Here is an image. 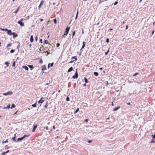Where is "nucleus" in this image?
I'll return each instance as SVG.
<instances>
[{
	"mask_svg": "<svg viewBox=\"0 0 155 155\" xmlns=\"http://www.w3.org/2000/svg\"><path fill=\"white\" fill-rule=\"evenodd\" d=\"M70 29V27H68L66 28L65 32L64 33V35L66 36L68 35Z\"/></svg>",
	"mask_w": 155,
	"mask_h": 155,
	"instance_id": "nucleus-1",
	"label": "nucleus"
},
{
	"mask_svg": "<svg viewBox=\"0 0 155 155\" xmlns=\"http://www.w3.org/2000/svg\"><path fill=\"white\" fill-rule=\"evenodd\" d=\"M13 94V92L11 91H9L6 93H4L3 95L4 96H7L9 95H11Z\"/></svg>",
	"mask_w": 155,
	"mask_h": 155,
	"instance_id": "nucleus-2",
	"label": "nucleus"
},
{
	"mask_svg": "<svg viewBox=\"0 0 155 155\" xmlns=\"http://www.w3.org/2000/svg\"><path fill=\"white\" fill-rule=\"evenodd\" d=\"M8 34L10 36H11L12 35L13 32H12L11 30L8 29L7 31Z\"/></svg>",
	"mask_w": 155,
	"mask_h": 155,
	"instance_id": "nucleus-3",
	"label": "nucleus"
},
{
	"mask_svg": "<svg viewBox=\"0 0 155 155\" xmlns=\"http://www.w3.org/2000/svg\"><path fill=\"white\" fill-rule=\"evenodd\" d=\"M44 2V1L43 0H42L41 1L40 3L38 6V9H40L41 8L42 5L43 4Z\"/></svg>",
	"mask_w": 155,
	"mask_h": 155,
	"instance_id": "nucleus-4",
	"label": "nucleus"
},
{
	"mask_svg": "<svg viewBox=\"0 0 155 155\" xmlns=\"http://www.w3.org/2000/svg\"><path fill=\"white\" fill-rule=\"evenodd\" d=\"M78 78V74L75 73L74 75L72 77V78L75 79H77Z\"/></svg>",
	"mask_w": 155,
	"mask_h": 155,
	"instance_id": "nucleus-5",
	"label": "nucleus"
},
{
	"mask_svg": "<svg viewBox=\"0 0 155 155\" xmlns=\"http://www.w3.org/2000/svg\"><path fill=\"white\" fill-rule=\"evenodd\" d=\"M44 98L43 97H41L40 99L38 101V103L39 104L41 103V104H42L44 101V100H42V99H43Z\"/></svg>",
	"mask_w": 155,
	"mask_h": 155,
	"instance_id": "nucleus-6",
	"label": "nucleus"
},
{
	"mask_svg": "<svg viewBox=\"0 0 155 155\" xmlns=\"http://www.w3.org/2000/svg\"><path fill=\"white\" fill-rule=\"evenodd\" d=\"M37 127H38V125L37 124L34 125L33 126V129L32 130V132H34L35 131L36 128Z\"/></svg>",
	"mask_w": 155,
	"mask_h": 155,
	"instance_id": "nucleus-7",
	"label": "nucleus"
},
{
	"mask_svg": "<svg viewBox=\"0 0 155 155\" xmlns=\"http://www.w3.org/2000/svg\"><path fill=\"white\" fill-rule=\"evenodd\" d=\"M54 65V62H52L51 63H49L48 66V69L50 67H53Z\"/></svg>",
	"mask_w": 155,
	"mask_h": 155,
	"instance_id": "nucleus-8",
	"label": "nucleus"
},
{
	"mask_svg": "<svg viewBox=\"0 0 155 155\" xmlns=\"http://www.w3.org/2000/svg\"><path fill=\"white\" fill-rule=\"evenodd\" d=\"M18 23L20 25V26L21 27L24 26L25 25L24 23L23 22H22L18 21Z\"/></svg>",
	"mask_w": 155,
	"mask_h": 155,
	"instance_id": "nucleus-9",
	"label": "nucleus"
},
{
	"mask_svg": "<svg viewBox=\"0 0 155 155\" xmlns=\"http://www.w3.org/2000/svg\"><path fill=\"white\" fill-rule=\"evenodd\" d=\"M41 69L43 71L45 70H46V65H44L42 66L41 67Z\"/></svg>",
	"mask_w": 155,
	"mask_h": 155,
	"instance_id": "nucleus-10",
	"label": "nucleus"
},
{
	"mask_svg": "<svg viewBox=\"0 0 155 155\" xmlns=\"http://www.w3.org/2000/svg\"><path fill=\"white\" fill-rule=\"evenodd\" d=\"M73 68L72 67H71L68 70L67 72H68V73L70 72H71L73 70Z\"/></svg>",
	"mask_w": 155,
	"mask_h": 155,
	"instance_id": "nucleus-11",
	"label": "nucleus"
},
{
	"mask_svg": "<svg viewBox=\"0 0 155 155\" xmlns=\"http://www.w3.org/2000/svg\"><path fill=\"white\" fill-rule=\"evenodd\" d=\"M30 40V42L31 43L33 42L34 39H33V36L32 35H31V36Z\"/></svg>",
	"mask_w": 155,
	"mask_h": 155,
	"instance_id": "nucleus-12",
	"label": "nucleus"
},
{
	"mask_svg": "<svg viewBox=\"0 0 155 155\" xmlns=\"http://www.w3.org/2000/svg\"><path fill=\"white\" fill-rule=\"evenodd\" d=\"M82 46L81 50H82L85 47L86 43L84 41H83L82 42Z\"/></svg>",
	"mask_w": 155,
	"mask_h": 155,
	"instance_id": "nucleus-13",
	"label": "nucleus"
},
{
	"mask_svg": "<svg viewBox=\"0 0 155 155\" xmlns=\"http://www.w3.org/2000/svg\"><path fill=\"white\" fill-rule=\"evenodd\" d=\"M16 134H15V136L12 139V140H13L14 142H17V140H16Z\"/></svg>",
	"mask_w": 155,
	"mask_h": 155,
	"instance_id": "nucleus-14",
	"label": "nucleus"
},
{
	"mask_svg": "<svg viewBox=\"0 0 155 155\" xmlns=\"http://www.w3.org/2000/svg\"><path fill=\"white\" fill-rule=\"evenodd\" d=\"M23 68L25 69L26 71H28L29 69L26 66L23 65L22 67Z\"/></svg>",
	"mask_w": 155,
	"mask_h": 155,
	"instance_id": "nucleus-15",
	"label": "nucleus"
},
{
	"mask_svg": "<svg viewBox=\"0 0 155 155\" xmlns=\"http://www.w3.org/2000/svg\"><path fill=\"white\" fill-rule=\"evenodd\" d=\"M120 106H118V107L114 108L113 110V111H117V110H118V109H119L120 108Z\"/></svg>",
	"mask_w": 155,
	"mask_h": 155,
	"instance_id": "nucleus-16",
	"label": "nucleus"
},
{
	"mask_svg": "<svg viewBox=\"0 0 155 155\" xmlns=\"http://www.w3.org/2000/svg\"><path fill=\"white\" fill-rule=\"evenodd\" d=\"M12 35H13V38H15L18 37V35L17 34L15 33V32H13Z\"/></svg>",
	"mask_w": 155,
	"mask_h": 155,
	"instance_id": "nucleus-17",
	"label": "nucleus"
},
{
	"mask_svg": "<svg viewBox=\"0 0 155 155\" xmlns=\"http://www.w3.org/2000/svg\"><path fill=\"white\" fill-rule=\"evenodd\" d=\"M28 66L30 68L31 70H32L34 68L33 65H28Z\"/></svg>",
	"mask_w": 155,
	"mask_h": 155,
	"instance_id": "nucleus-18",
	"label": "nucleus"
},
{
	"mask_svg": "<svg viewBox=\"0 0 155 155\" xmlns=\"http://www.w3.org/2000/svg\"><path fill=\"white\" fill-rule=\"evenodd\" d=\"M10 104H9L6 107H4L3 108V109H9L10 108Z\"/></svg>",
	"mask_w": 155,
	"mask_h": 155,
	"instance_id": "nucleus-19",
	"label": "nucleus"
},
{
	"mask_svg": "<svg viewBox=\"0 0 155 155\" xmlns=\"http://www.w3.org/2000/svg\"><path fill=\"white\" fill-rule=\"evenodd\" d=\"M9 64V63L8 61H6V62H5V64L6 65H7V66L5 67V68H6V67H8Z\"/></svg>",
	"mask_w": 155,
	"mask_h": 155,
	"instance_id": "nucleus-20",
	"label": "nucleus"
},
{
	"mask_svg": "<svg viewBox=\"0 0 155 155\" xmlns=\"http://www.w3.org/2000/svg\"><path fill=\"white\" fill-rule=\"evenodd\" d=\"M30 136L29 135H27L26 134L24 135L22 137V139H24L26 137H28Z\"/></svg>",
	"mask_w": 155,
	"mask_h": 155,
	"instance_id": "nucleus-21",
	"label": "nucleus"
},
{
	"mask_svg": "<svg viewBox=\"0 0 155 155\" xmlns=\"http://www.w3.org/2000/svg\"><path fill=\"white\" fill-rule=\"evenodd\" d=\"M10 152V151L9 150H7L6 151V152H3V153H2V155H5L6 153H9V152Z\"/></svg>",
	"mask_w": 155,
	"mask_h": 155,
	"instance_id": "nucleus-22",
	"label": "nucleus"
},
{
	"mask_svg": "<svg viewBox=\"0 0 155 155\" xmlns=\"http://www.w3.org/2000/svg\"><path fill=\"white\" fill-rule=\"evenodd\" d=\"M94 75L96 77H97L99 75V74L98 72H94Z\"/></svg>",
	"mask_w": 155,
	"mask_h": 155,
	"instance_id": "nucleus-23",
	"label": "nucleus"
},
{
	"mask_svg": "<svg viewBox=\"0 0 155 155\" xmlns=\"http://www.w3.org/2000/svg\"><path fill=\"white\" fill-rule=\"evenodd\" d=\"M76 31L75 30L72 33V38H73V37L75 35V33H76Z\"/></svg>",
	"mask_w": 155,
	"mask_h": 155,
	"instance_id": "nucleus-24",
	"label": "nucleus"
},
{
	"mask_svg": "<svg viewBox=\"0 0 155 155\" xmlns=\"http://www.w3.org/2000/svg\"><path fill=\"white\" fill-rule=\"evenodd\" d=\"M37 102H36L35 103L32 105V106L33 107H35L37 106Z\"/></svg>",
	"mask_w": 155,
	"mask_h": 155,
	"instance_id": "nucleus-25",
	"label": "nucleus"
},
{
	"mask_svg": "<svg viewBox=\"0 0 155 155\" xmlns=\"http://www.w3.org/2000/svg\"><path fill=\"white\" fill-rule=\"evenodd\" d=\"M20 7H18V8H17V9H16V10L15 12V14H16L18 12V11H19V9H20Z\"/></svg>",
	"mask_w": 155,
	"mask_h": 155,
	"instance_id": "nucleus-26",
	"label": "nucleus"
},
{
	"mask_svg": "<svg viewBox=\"0 0 155 155\" xmlns=\"http://www.w3.org/2000/svg\"><path fill=\"white\" fill-rule=\"evenodd\" d=\"M44 45L45 44H49V43L48 42V41L47 40H45L44 41Z\"/></svg>",
	"mask_w": 155,
	"mask_h": 155,
	"instance_id": "nucleus-27",
	"label": "nucleus"
},
{
	"mask_svg": "<svg viewBox=\"0 0 155 155\" xmlns=\"http://www.w3.org/2000/svg\"><path fill=\"white\" fill-rule=\"evenodd\" d=\"M23 140V139H22V137H19V138H18L17 139V142L18 141H21L22 140Z\"/></svg>",
	"mask_w": 155,
	"mask_h": 155,
	"instance_id": "nucleus-28",
	"label": "nucleus"
},
{
	"mask_svg": "<svg viewBox=\"0 0 155 155\" xmlns=\"http://www.w3.org/2000/svg\"><path fill=\"white\" fill-rule=\"evenodd\" d=\"M16 107L15 105L14 104H12L11 106V107H10L11 109H12L13 108H14Z\"/></svg>",
	"mask_w": 155,
	"mask_h": 155,
	"instance_id": "nucleus-29",
	"label": "nucleus"
},
{
	"mask_svg": "<svg viewBox=\"0 0 155 155\" xmlns=\"http://www.w3.org/2000/svg\"><path fill=\"white\" fill-rule=\"evenodd\" d=\"M12 66L13 67L15 68H16V67H15V61H14L13 62V63L12 64Z\"/></svg>",
	"mask_w": 155,
	"mask_h": 155,
	"instance_id": "nucleus-30",
	"label": "nucleus"
},
{
	"mask_svg": "<svg viewBox=\"0 0 155 155\" xmlns=\"http://www.w3.org/2000/svg\"><path fill=\"white\" fill-rule=\"evenodd\" d=\"M78 9L77 12V14H76V17L75 18V20H76L77 19V18L78 17Z\"/></svg>",
	"mask_w": 155,
	"mask_h": 155,
	"instance_id": "nucleus-31",
	"label": "nucleus"
},
{
	"mask_svg": "<svg viewBox=\"0 0 155 155\" xmlns=\"http://www.w3.org/2000/svg\"><path fill=\"white\" fill-rule=\"evenodd\" d=\"M18 45L17 46V49L18 50V51H19V48H20V43L19 42H18Z\"/></svg>",
	"mask_w": 155,
	"mask_h": 155,
	"instance_id": "nucleus-32",
	"label": "nucleus"
},
{
	"mask_svg": "<svg viewBox=\"0 0 155 155\" xmlns=\"http://www.w3.org/2000/svg\"><path fill=\"white\" fill-rule=\"evenodd\" d=\"M84 81L86 83H87L88 82V81L86 77L84 78Z\"/></svg>",
	"mask_w": 155,
	"mask_h": 155,
	"instance_id": "nucleus-33",
	"label": "nucleus"
},
{
	"mask_svg": "<svg viewBox=\"0 0 155 155\" xmlns=\"http://www.w3.org/2000/svg\"><path fill=\"white\" fill-rule=\"evenodd\" d=\"M72 59H75V61H77L78 60V58H77L76 56H73L71 58Z\"/></svg>",
	"mask_w": 155,
	"mask_h": 155,
	"instance_id": "nucleus-34",
	"label": "nucleus"
},
{
	"mask_svg": "<svg viewBox=\"0 0 155 155\" xmlns=\"http://www.w3.org/2000/svg\"><path fill=\"white\" fill-rule=\"evenodd\" d=\"M0 30H1L2 31H7V30H8V29L7 28H1V29H0Z\"/></svg>",
	"mask_w": 155,
	"mask_h": 155,
	"instance_id": "nucleus-35",
	"label": "nucleus"
},
{
	"mask_svg": "<svg viewBox=\"0 0 155 155\" xmlns=\"http://www.w3.org/2000/svg\"><path fill=\"white\" fill-rule=\"evenodd\" d=\"M48 101H47L46 103V104L45 105V106H44V107L46 108H47V107H48Z\"/></svg>",
	"mask_w": 155,
	"mask_h": 155,
	"instance_id": "nucleus-36",
	"label": "nucleus"
},
{
	"mask_svg": "<svg viewBox=\"0 0 155 155\" xmlns=\"http://www.w3.org/2000/svg\"><path fill=\"white\" fill-rule=\"evenodd\" d=\"M66 100L67 101H70V98L68 96L67 97Z\"/></svg>",
	"mask_w": 155,
	"mask_h": 155,
	"instance_id": "nucleus-37",
	"label": "nucleus"
},
{
	"mask_svg": "<svg viewBox=\"0 0 155 155\" xmlns=\"http://www.w3.org/2000/svg\"><path fill=\"white\" fill-rule=\"evenodd\" d=\"M79 108H78L76 110L74 111V114H75L76 113H77L79 111Z\"/></svg>",
	"mask_w": 155,
	"mask_h": 155,
	"instance_id": "nucleus-38",
	"label": "nucleus"
},
{
	"mask_svg": "<svg viewBox=\"0 0 155 155\" xmlns=\"http://www.w3.org/2000/svg\"><path fill=\"white\" fill-rule=\"evenodd\" d=\"M53 22L55 24H56L57 23V21L56 18H54L53 19Z\"/></svg>",
	"mask_w": 155,
	"mask_h": 155,
	"instance_id": "nucleus-39",
	"label": "nucleus"
},
{
	"mask_svg": "<svg viewBox=\"0 0 155 155\" xmlns=\"http://www.w3.org/2000/svg\"><path fill=\"white\" fill-rule=\"evenodd\" d=\"M12 46V44L11 43H9L8 44L7 46V48H8V47H11Z\"/></svg>",
	"mask_w": 155,
	"mask_h": 155,
	"instance_id": "nucleus-40",
	"label": "nucleus"
},
{
	"mask_svg": "<svg viewBox=\"0 0 155 155\" xmlns=\"http://www.w3.org/2000/svg\"><path fill=\"white\" fill-rule=\"evenodd\" d=\"M15 50L14 49H12L10 51V52L11 53H14L15 51Z\"/></svg>",
	"mask_w": 155,
	"mask_h": 155,
	"instance_id": "nucleus-41",
	"label": "nucleus"
},
{
	"mask_svg": "<svg viewBox=\"0 0 155 155\" xmlns=\"http://www.w3.org/2000/svg\"><path fill=\"white\" fill-rule=\"evenodd\" d=\"M8 140H7L5 141H3L2 143H8Z\"/></svg>",
	"mask_w": 155,
	"mask_h": 155,
	"instance_id": "nucleus-42",
	"label": "nucleus"
},
{
	"mask_svg": "<svg viewBox=\"0 0 155 155\" xmlns=\"http://www.w3.org/2000/svg\"><path fill=\"white\" fill-rule=\"evenodd\" d=\"M109 52V49H108V50L106 52H105V55H107Z\"/></svg>",
	"mask_w": 155,
	"mask_h": 155,
	"instance_id": "nucleus-43",
	"label": "nucleus"
},
{
	"mask_svg": "<svg viewBox=\"0 0 155 155\" xmlns=\"http://www.w3.org/2000/svg\"><path fill=\"white\" fill-rule=\"evenodd\" d=\"M151 136L152 137L153 139H154L155 138V134L154 135H152Z\"/></svg>",
	"mask_w": 155,
	"mask_h": 155,
	"instance_id": "nucleus-44",
	"label": "nucleus"
},
{
	"mask_svg": "<svg viewBox=\"0 0 155 155\" xmlns=\"http://www.w3.org/2000/svg\"><path fill=\"white\" fill-rule=\"evenodd\" d=\"M109 39L108 38H107V39H106V42L107 43H108L109 42Z\"/></svg>",
	"mask_w": 155,
	"mask_h": 155,
	"instance_id": "nucleus-45",
	"label": "nucleus"
},
{
	"mask_svg": "<svg viewBox=\"0 0 155 155\" xmlns=\"http://www.w3.org/2000/svg\"><path fill=\"white\" fill-rule=\"evenodd\" d=\"M139 74V73H136L135 74H134L133 75V76L134 77L135 76H136L138 75Z\"/></svg>",
	"mask_w": 155,
	"mask_h": 155,
	"instance_id": "nucleus-46",
	"label": "nucleus"
},
{
	"mask_svg": "<svg viewBox=\"0 0 155 155\" xmlns=\"http://www.w3.org/2000/svg\"><path fill=\"white\" fill-rule=\"evenodd\" d=\"M118 3V2L117 1H116L114 3V5H116Z\"/></svg>",
	"mask_w": 155,
	"mask_h": 155,
	"instance_id": "nucleus-47",
	"label": "nucleus"
},
{
	"mask_svg": "<svg viewBox=\"0 0 155 155\" xmlns=\"http://www.w3.org/2000/svg\"><path fill=\"white\" fill-rule=\"evenodd\" d=\"M92 142V140H88L87 141V142L88 143H91Z\"/></svg>",
	"mask_w": 155,
	"mask_h": 155,
	"instance_id": "nucleus-48",
	"label": "nucleus"
},
{
	"mask_svg": "<svg viewBox=\"0 0 155 155\" xmlns=\"http://www.w3.org/2000/svg\"><path fill=\"white\" fill-rule=\"evenodd\" d=\"M74 60H72L70 61L69 62V63H71L74 62Z\"/></svg>",
	"mask_w": 155,
	"mask_h": 155,
	"instance_id": "nucleus-49",
	"label": "nucleus"
},
{
	"mask_svg": "<svg viewBox=\"0 0 155 155\" xmlns=\"http://www.w3.org/2000/svg\"><path fill=\"white\" fill-rule=\"evenodd\" d=\"M60 45V44L59 43H58L57 44H56V46L57 47H59Z\"/></svg>",
	"mask_w": 155,
	"mask_h": 155,
	"instance_id": "nucleus-50",
	"label": "nucleus"
},
{
	"mask_svg": "<svg viewBox=\"0 0 155 155\" xmlns=\"http://www.w3.org/2000/svg\"><path fill=\"white\" fill-rule=\"evenodd\" d=\"M24 19L23 18H21L20 20H19V21H21V22H22V21H24Z\"/></svg>",
	"mask_w": 155,
	"mask_h": 155,
	"instance_id": "nucleus-51",
	"label": "nucleus"
},
{
	"mask_svg": "<svg viewBox=\"0 0 155 155\" xmlns=\"http://www.w3.org/2000/svg\"><path fill=\"white\" fill-rule=\"evenodd\" d=\"M50 84V81H49V83H47L46 84H44V85H49V84Z\"/></svg>",
	"mask_w": 155,
	"mask_h": 155,
	"instance_id": "nucleus-52",
	"label": "nucleus"
},
{
	"mask_svg": "<svg viewBox=\"0 0 155 155\" xmlns=\"http://www.w3.org/2000/svg\"><path fill=\"white\" fill-rule=\"evenodd\" d=\"M43 48H44V46H41L40 47V50H41V49H42H42Z\"/></svg>",
	"mask_w": 155,
	"mask_h": 155,
	"instance_id": "nucleus-53",
	"label": "nucleus"
},
{
	"mask_svg": "<svg viewBox=\"0 0 155 155\" xmlns=\"http://www.w3.org/2000/svg\"><path fill=\"white\" fill-rule=\"evenodd\" d=\"M88 121V119H87L85 120L84 122H87Z\"/></svg>",
	"mask_w": 155,
	"mask_h": 155,
	"instance_id": "nucleus-54",
	"label": "nucleus"
},
{
	"mask_svg": "<svg viewBox=\"0 0 155 155\" xmlns=\"http://www.w3.org/2000/svg\"><path fill=\"white\" fill-rule=\"evenodd\" d=\"M39 42L42 43V39H40Z\"/></svg>",
	"mask_w": 155,
	"mask_h": 155,
	"instance_id": "nucleus-55",
	"label": "nucleus"
},
{
	"mask_svg": "<svg viewBox=\"0 0 155 155\" xmlns=\"http://www.w3.org/2000/svg\"><path fill=\"white\" fill-rule=\"evenodd\" d=\"M39 62V63H43V61H42V60L41 59L40 60Z\"/></svg>",
	"mask_w": 155,
	"mask_h": 155,
	"instance_id": "nucleus-56",
	"label": "nucleus"
},
{
	"mask_svg": "<svg viewBox=\"0 0 155 155\" xmlns=\"http://www.w3.org/2000/svg\"><path fill=\"white\" fill-rule=\"evenodd\" d=\"M35 40L36 41H37L38 40V37L37 36H36L35 37Z\"/></svg>",
	"mask_w": 155,
	"mask_h": 155,
	"instance_id": "nucleus-57",
	"label": "nucleus"
},
{
	"mask_svg": "<svg viewBox=\"0 0 155 155\" xmlns=\"http://www.w3.org/2000/svg\"><path fill=\"white\" fill-rule=\"evenodd\" d=\"M150 143H155V142L153 140H152L150 142Z\"/></svg>",
	"mask_w": 155,
	"mask_h": 155,
	"instance_id": "nucleus-58",
	"label": "nucleus"
},
{
	"mask_svg": "<svg viewBox=\"0 0 155 155\" xmlns=\"http://www.w3.org/2000/svg\"><path fill=\"white\" fill-rule=\"evenodd\" d=\"M128 28V25H127L125 29L126 30H127Z\"/></svg>",
	"mask_w": 155,
	"mask_h": 155,
	"instance_id": "nucleus-59",
	"label": "nucleus"
},
{
	"mask_svg": "<svg viewBox=\"0 0 155 155\" xmlns=\"http://www.w3.org/2000/svg\"><path fill=\"white\" fill-rule=\"evenodd\" d=\"M102 2V1L101 0H99V4H100Z\"/></svg>",
	"mask_w": 155,
	"mask_h": 155,
	"instance_id": "nucleus-60",
	"label": "nucleus"
},
{
	"mask_svg": "<svg viewBox=\"0 0 155 155\" xmlns=\"http://www.w3.org/2000/svg\"><path fill=\"white\" fill-rule=\"evenodd\" d=\"M81 53H82V51H80V52L79 53V56H80L81 55Z\"/></svg>",
	"mask_w": 155,
	"mask_h": 155,
	"instance_id": "nucleus-61",
	"label": "nucleus"
},
{
	"mask_svg": "<svg viewBox=\"0 0 155 155\" xmlns=\"http://www.w3.org/2000/svg\"><path fill=\"white\" fill-rule=\"evenodd\" d=\"M154 30H153L152 32V35H153L154 33Z\"/></svg>",
	"mask_w": 155,
	"mask_h": 155,
	"instance_id": "nucleus-62",
	"label": "nucleus"
},
{
	"mask_svg": "<svg viewBox=\"0 0 155 155\" xmlns=\"http://www.w3.org/2000/svg\"><path fill=\"white\" fill-rule=\"evenodd\" d=\"M75 73H76V74H78V69H76V71H75Z\"/></svg>",
	"mask_w": 155,
	"mask_h": 155,
	"instance_id": "nucleus-63",
	"label": "nucleus"
},
{
	"mask_svg": "<svg viewBox=\"0 0 155 155\" xmlns=\"http://www.w3.org/2000/svg\"><path fill=\"white\" fill-rule=\"evenodd\" d=\"M113 30V28H110L108 30V31H111Z\"/></svg>",
	"mask_w": 155,
	"mask_h": 155,
	"instance_id": "nucleus-64",
	"label": "nucleus"
}]
</instances>
